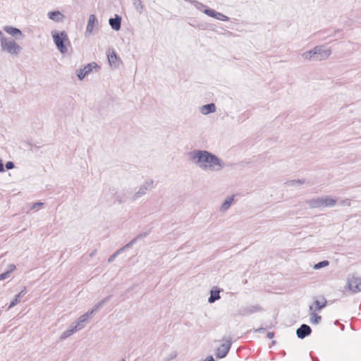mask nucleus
<instances>
[{
    "label": "nucleus",
    "mask_w": 361,
    "mask_h": 361,
    "mask_svg": "<svg viewBox=\"0 0 361 361\" xmlns=\"http://www.w3.org/2000/svg\"><path fill=\"white\" fill-rule=\"evenodd\" d=\"M6 169L10 170L14 168L15 165L13 161H7L5 165Z\"/></svg>",
    "instance_id": "obj_33"
},
{
    "label": "nucleus",
    "mask_w": 361,
    "mask_h": 361,
    "mask_svg": "<svg viewBox=\"0 0 361 361\" xmlns=\"http://www.w3.org/2000/svg\"><path fill=\"white\" fill-rule=\"evenodd\" d=\"M109 23L113 30L118 31L121 28V17L118 15H116L115 18H111L109 20Z\"/></svg>",
    "instance_id": "obj_18"
},
{
    "label": "nucleus",
    "mask_w": 361,
    "mask_h": 361,
    "mask_svg": "<svg viewBox=\"0 0 361 361\" xmlns=\"http://www.w3.org/2000/svg\"><path fill=\"white\" fill-rule=\"evenodd\" d=\"M264 330H265L264 328H259L256 330V332H262V331H264Z\"/></svg>",
    "instance_id": "obj_44"
},
{
    "label": "nucleus",
    "mask_w": 361,
    "mask_h": 361,
    "mask_svg": "<svg viewBox=\"0 0 361 361\" xmlns=\"http://www.w3.org/2000/svg\"><path fill=\"white\" fill-rule=\"evenodd\" d=\"M110 297L111 296H107L104 298L100 302H97L90 311H88L86 313L89 315V317H91L94 312H97L106 302L109 301Z\"/></svg>",
    "instance_id": "obj_21"
},
{
    "label": "nucleus",
    "mask_w": 361,
    "mask_h": 361,
    "mask_svg": "<svg viewBox=\"0 0 361 361\" xmlns=\"http://www.w3.org/2000/svg\"><path fill=\"white\" fill-rule=\"evenodd\" d=\"M114 195L115 197L114 202L118 204H123L128 200H131V196L133 195L130 188H123L120 192H117L116 188H109L107 191L106 195Z\"/></svg>",
    "instance_id": "obj_6"
},
{
    "label": "nucleus",
    "mask_w": 361,
    "mask_h": 361,
    "mask_svg": "<svg viewBox=\"0 0 361 361\" xmlns=\"http://www.w3.org/2000/svg\"><path fill=\"white\" fill-rule=\"evenodd\" d=\"M125 250V247H121L118 249L117 251H116L113 255H111L109 258L108 259V262L111 263L114 261L115 258L121 254L123 251Z\"/></svg>",
    "instance_id": "obj_30"
},
{
    "label": "nucleus",
    "mask_w": 361,
    "mask_h": 361,
    "mask_svg": "<svg viewBox=\"0 0 361 361\" xmlns=\"http://www.w3.org/2000/svg\"><path fill=\"white\" fill-rule=\"evenodd\" d=\"M274 336V332H269L267 334V337L269 338V339H271L273 338Z\"/></svg>",
    "instance_id": "obj_40"
},
{
    "label": "nucleus",
    "mask_w": 361,
    "mask_h": 361,
    "mask_svg": "<svg viewBox=\"0 0 361 361\" xmlns=\"http://www.w3.org/2000/svg\"><path fill=\"white\" fill-rule=\"evenodd\" d=\"M331 54L330 49L325 48L324 46H316L312 49L302 54V58L308 61H323L327 59Z\"/></svg>",
    "instance_id": "obj_2"
},
{
    "label": "nucleus",
    "mask_w": 361,
    "mask_h": 361,
    "mask_svg": "<svg viewBox=\"0 0 361 361\" xmlns=\"http://www.w3.org/2000/svg\"><path fill=\"white\" fill-rule=\"evenodd\" d=\"M153 188L154 180L152 179L146 180L142 185H140L137 191L132 195L131 201H136L140 197L145 195L149 191L152 190Z\"/></svg>",
    "instance_id": "obj_7"
},
{
    "label": "nucleus",
    "mask_w": 361,
    "mask_h": 361,
    "mask_svg": "<svg viewBox=\"0 0 361 361\" xmlns=\"http://www.w3.org/2000/svg\"><path fill=\"white\" fill-rule=\"evenodd\" d=\"M121 361H126V360L125 359H122Z\"/></svg>",
    "instance_id": "obj_48"
},
{
    "label": "nucleus",
    "mask_w": 361,
    "mask_h": 361,
    "mask_svg": "<svg viewBox=\"0 0 361 361\" xmlns=\"http://www.w3.org/2000/svg\"><path fill=\"white\" fill-rule=\"evenodd\" d=\"M348 288L353 293H357L361 291V278L354 275L348 276L347 279Z\"/></svg>",
    "instance_id": "obj_8"
},
{
    "label": "nucleus",
    "mask_w": 361,
    "mask_h": 361,
    "mask_svg": "<svg viewBox=\"0 0 361 361\" xmlns=\"http://www.w3.org/2000/svg\"><path fill=\"white\" fill-rule=\"evenodd\" d=\"M8 269L7 270V271H9V274H11L12 271H13L16 269V265L13 264H8Z\"/></svg>",
    "instance_id": "obj_35"
},
{
    "label": "nucleus",
    "mask_w": 361,
    "mask_h": 361,
    "mask_svg": "<svg viewBox=\"0 0 361 361\" xmlns=\"http://www.w3.org/2000/svg\"><path fill=\"white\" fill-rule=\"evenodd\" d=\"M203 12L208 16L212 17V18H216L219 20L228 21L229 20V18L228 16H226V15H224L221 13L217 12L211 8H206L203 11Z\"/></svg>",
    "instance_id": "obj_14"
},
{
    "label": "nucleus",
    "mask_w": 361,
    "mask_h": 361,
    "mask_svg": "<svg viewBox=\"0 0 361 361\" xmlns=\"http://www.w3.org/2000/svg\"><path fill=\"white\" fill-rule=\"evenodd\" d=\"M261 311H262V308L259 305H248L240 308L238 312V315L247 316Z\"/></svg>",
    "instance_id": "obj_10"
},
{
    "label": "nucleus",
    "mask_w": 361,
    "mask_h": 361,
    "mask_svg": "<svg viewBox=\"0 0 361 361\" xmlns=\"http://www.w3.org/2000/svg\"><path fill=\"white\" fill-rule=\"evenodd\" d=\"M4 164L2 162V160L0 159V172H4Z\"/></svg>",
    "instance_id": "obj_39"
},
{
    "label": "nucleus",
    "mask_w": 361,
    "mask_h": 361,
    "mask_svg": "<svg viewBox=\"0 0 361 361\" xmlns=\"http://www.w3.org/2000/svg\"><path fill=\"white\" fill-rule=\"evenodd\" d=\"M43 204H44V203H43V202H38L34 203V204H32L31 209H35V208H37V207H41V206H42Z\"/></svg>",
    "instance_id": "obj_36"
},
{
    "label": "nucleus",
    "mask_w": 361,
    "mask_h": 361,
    "mask_svg": "<svg viewBox=\"0 0 361 361\" xmlns=\"http://www.w3.org/2000/svg\"><path fill=\"white\" fill-rule=\"evenodd\" d=\"M97 250H96V249H95V250H92V251L90 253V257H94V256L97 254Z\"/></svg>",
    "instance_id": "obj_41"
},
{
    "label": "nucleus",
    "mask_w": 361,
    "mask_h": 361,
    "mask_svg": "<svg viewBox=\"0 0 361 361\" xmlns=\"http://www.w3.org/2000/svg\"><path fill=\"white\" fill-rule=\"evenodd\" d=\"M54 42L58 50L63 54L68 52L66 44H70L68 34L65 31H51Z\"/></svg>",
    "instance_id": "obj_3"
},
{
    "label": "nucleus",
    "mask_w": 361,
    "mask_h": 361,
    "mask_svg": "<svg viewBox=\"0 0 361 361\" xmlns=\"http://www.w3.org/2000/svg\"><path fill=\"white\" fill-rule=\"evenodd\" d=\"M204 361H215L212 356H209Z\"/></svg>",
    "instance_id": "obj_42"
},
{
    "label": "nucleus",
    "mask_w": 361,
    "mask_h": 361,
    "mask_svg": "<svg viewBox=\"0 0 361 361\" xmlns=\"http://www.w3.org/2000/svg\"><path fill=\"white\" fill-rule=\"evenodd\" d=\"M311 333L312 329L310 326L305 324H302L296 331V335L300 339L305 338L307 336L310 335Z\"/></svg>",
    "instance_id": "obj_15"
},
{
    "label": "nucleus",
    "mask_w": 361,
    "mask_h": 361,
    "mask_svg": "<svg viewBox=\"0 0 361 361\" xmlns=\"http://www.w3.org/2000/svg\"><path fill=\"white\" fill-rule=\"evenodd\" d=\"M306 203L310 208L332 207L336 204V200L329 196H324L307 200Z\"/></svg>",
    "instance_id": "obj_4"
},
{
    "label": "nucleus",
    "mask_w": 361,
    "mask_h": 361,
    "mask_svg": "<svg viewBox=\"0 0 361 361\" xmlns=\"http://www.w3.org/2000/svg\"><path fill=\"white\" fill-rule=\"evenodd\" d=\"M90 317H89V315L87 313L81 315L78 318V321L75 322V324L73 326L75 330H76V331H78L82 329L85 326L86 324L88 322V319Z\"/></svg>",
    "instance_id": "obj_16"
},
{
    "label": "nucleus",
    "mask_w": 361,
    "mask_h": 361,
    "mask_svg": "<svg viewBox=\"0 0 361 361\" xmlns=\"http://www.w3.org/2000/svg\"><path fill=\"white\" fill-rule=\"evenodd\" d=\"M47 15L49 19L55 22H62L64 18V16L59 11H50Z\"/></svg>",
    "instance_id": "obj_22"
},
{
    "label": "nucleus",
    "mask_w": 361,
    "mask_h": 361,
    "mask_svg": "<svg viewBox=\"0 0 361 361\" xmlns=\"http://www.w3.org/2000/svg\"><path fill=\"white\" fill-rule=\"evenodd\" d=\"M322 320L321 316L318 315L314 312L310 314V322L314 324H318Z\"/></svg>",
    "instance_id": "obj_28"
},
{
    "label": "nucleus",
    "mask_w": 361,
    "mask_h": 361,
    "mask_svg": "<svg viewBox=\"0 0 361 361\" xmlns=\"http://www.w3.org/2000/svg\"><path fill=\"white\" fill-rule=\"evenodd\" d=\"M329 264V262L328 260H323L315 264L313 267L314 269H319L321 268L327 267Z\"/></svg>",
    "instance_id": "obj_31"
},
{
    "label": "nucleus",
    "mask_w": 361,
    "mask_h": 361,
    "mask_svg": "<svg viewBox=\"0 0 361 361\" xmlns=\"http://www.w3.org/2000/svg\"><path fill=\"white\" fill-rule=\"evenodd\" d=\"M133 4L135 9V11L141 14L143 12L144 10V5L141 0H133Z\"/></svg>",
    "instance_id": "obj_25"
},
{
    "label": "nucleus",
    "mask_w": 361,
    "mask_h": 361,
    "mask_svg": "<svg viewBox=\"0 0 361 361\" xmlns=\"http://www.w3.org/2000/svg\"><path fill=\"white\" fill-rule=\"evenodd\" d=\"M27 291H26V288H24L23 290H22L18 294H17L16 296H15V298L13 299V300L11 302V304L9 305L8 307V310H10L11 309L12 307H13L15 305H16L18 302H20V298L22 297H23L25 294H26Z\"/></svg>",
    "instance_id": "obj_23"
},
{
    "label": "nucleus",
    "mask_w": 361,
    "mask_h": 361,
    "mask_svg": "<svg viewBox=\"0 0 361 361\" xmlns=\"http://www.w3.org/2000/svg\"><path fill=\"white\" fill-rule=\"evenodd\" d=\"M216 110V106L214 103L203 105L200 109V111L203 115H207L211 113H214Z\"/></svg>",
    "instance_id": "obj_19"
},
{
    "label": "nucleus",
    "mask_w": 361,
    "mask_h": 361,
    "mask_svg": "<svg viewBox=\"0 0 361 361\" xmlns=\"http://www.w3.org/2000/svg\"><path fill=\"white\" fill-rule=\"evenodd\" d=\"M75 332H77L76 330H75L74 327L71 326L68 329H67L66 331H63L61 334L60 336V340L63 341Z\"/></svg>",
    "instance_id": "obj_24"
},
{
    "label": "nucleus",
    "mask_w": 361,
    "mask_h": 361,
    "mask_svg": "<svg viewBox=\"0 0 361 361\" xmlns=\"http://www.w3.org/2000/svg\"><path fill=\"white\" fill-rule=\"evenodd\" d=\"M305 183L304 179L291 180L285 183L288 186H298L302 185Z\"/></svg>",
    "instance_id": "obj_27"
},
{
    "label": "nucleus",
    "mask_w": 361,
    "mask_h": 361,
    "mask_svg": "<svg viewBox=\"0 0 361 361\" xmlns=\"http://www.w3.org/2000/svg\"><path fill=\"white\" fill-rule=\"evenodd\" d=\"M323 300H324V301H323L322 302H320V301H319V300H316L314 301V304H315V305H316V308H315V310H314V312H315V311H319V310H320L321 309H322L323 307H324L326 306V300L324 298L323 299Z\"/></svg>",
    "instance_id": "obj_29"
},
{
    "label": "nucleus",
    "mask_w": 361,
    "mask_h": 361,
    "mask_svg": "<svg viewBox=\"0 0 361 361\" xmlns=\"http://www.w3.org/2000/svg\"><path fill=\"white\" fill-rule=\"evenodd\" d=\"M1 48L3 52L14 56H18L22 50L21 47L14 39L6 37L2 39Z\"/></svg>",
    "instance_id": "obj_5"
},
{
    "label": "nucleus",
    "mask_w": 361,
    "mask_h": 361,
    "mask_svg": "<svg viewBox=\"0 0 361 361\" xmlns=\"http://www.w3.org/2000/svg\"><path fill=\"white\" fill-rule=\"evenodd\" d=\"M9 276H10L9 271H6L2 273L1 274H0V281L4 280V279L8 278Z\"/></svg>",
    "instance_id": "obj_32"
},
{
    "label": "nucleus",
    "mask_w": 361,
    "mask_h": 361,
    "mask_svg": "<svg viewBox=\"0 0 361 361\" xmlns=\"http://www.w3.org/2000/svg\"><path fill=\"white\" fill-rule=\"evenodd\" d=\"M342 205H348V206H350V200H348V199H346L345 200H343L341 203Z\"/></svg>",
    "instance_id": "obj_38"
},
{
    "label": "nucleus",
    "mask_w": 361,
    "mask_h": 361,
    "mask_svg": "<svg viewBox=\"0 0 361 361\" xmlns=\"http://www.w3.org/2000/svg\"><path fill=\"white\" fill-rule=\"evenodd\" d=\"M3 29L6 33L14 37L16 39H21L23 37L22 31L18 28L10 25H6Z\"/></svg>",
    "instance_id": "obj_13"
},
{
    "label": "nucleus",
    "mask_w": 361,
    "mask_h": 361,
    "mask_svg": "<svg viewBox=\"0 0 361 361\" xmlns=\"http://www.w3.org/2000/svg\"><path fill=\"white\" fill-rule=\"evenodd\" d=\"M310 310L312 311L313 310V306L312 305H310Z\"/></svg>",
    "instance_id": "obj_46"
},
{
    "label": "nucleus",
    "mask_w": 361,
    "mask_h": 361,
    "mask_svg": "<svg viewBox=\"0 0 361 361\" xmlns=\"http://www.w3.org/2000/svg\"><path fill=\"white\" fill-rule=\"evenodd\" d=\"M177 353L176 352H173L171 353L169 356V360H173V359H175L176 357H177Z\"/></svg>",
    "instance_id": "obj_37"
},
{
    "label": "nucleus",
    "mask_w": 361,
    "mask_h": 361,
    "mask_svg": "<svg viewBox=\"0 0 361 361\" xmlns=\"http://www.w3.org/2000/svg\"><path fill=\"white\" fill-rule=\"evenodd\" d=\"M231 341L227 340L225 343L221 344L216 350V356L217 358L225 357L231 347Z\"/></svg>",
    "instance_id": "obj_12"
},
{
    "label": "nucleus",
    "mask_w": 361,
    "mask_h": 361,
    "mask_svg": "<svg viewBox=\"0 0 361 361\" xmlns=\"http://www.w3.org/2000/svg\"><path fill=\"white\" fill-rule=\"evenodd\" d=\"M234 195L226 197L223 204H221L219 211L223 213L226 212L229 209L232 203L234 202Z\"/></svg>",
    "instance_id": "obj_20"
},
{
    "label": "nucleus",
    "mask_w": 361,
    "mask_h": 361,
    "mask_svg": "<svg viewBox=\"0 0 361 361\" xmlns=\"http://www.w3.org/2000/svg\"><path fill=\"white\" fill-rule=\"evenodd\" d=\"M98 25L99 22L96 16L94 14L90 15L86 27V30L85 32V36L94 35L96 32V31H94V29H97Z\"/></svg>",
    "instance_id": "obj_9"
},
{
    "label": "nucleus",
    "mask_w": 361,
    "mask_h": 361,
    "mask_svg": "<svg viewBox=\"0 0 361 361\" xmlns=\"http://www.w3.org/2000/svg\"><path fill=\"white\" fill-rule=\"evenodd\" d=\"M312 360H313V361H319L318 358H317V357H314V358H312Z\"/></svg>",
    "instance_id": "obj_45"
},
{
    "label": "nucleus",
    "mask_w": 361,
    "mask_h": 361,
    "mask_svg": "<svg viewBox=\"0 0 361 361\" xmlns=\"http://www.w3.org/2000/svg\"><path fill=\"white\" fill-rule=\"evenodd\" d=\"M6 37L4 35L3 32L0 30V41L2 42V39L5 38Z\"/></svg>",
    "instance_id": "obj_43"
},
{
    "label": "nucleus",
    "mask_w": 361,
    "mask_h": 361,
    "mask_svg": "<svg viewBox=\"0 0 361 361\" xmlns=\"http://www.w3.org/2000/svg\"><path fill=\"white\" fill-rule=\"evenodd\" d=\"M108 61L111 67L118 68L120 64V59L117 56L115 51H112L107 54Z\"/></svg>",
    "instance_id": "obj_17"
},
{
    "label": "nucleus",
    "mask_w": 361,
    "mask_h": 361,
    "mask_svg": "<svg viewBox=\"0 0 361 361\" xmlns=\"http://www.w3.org/2000/svg\"><path fill=\"white\" fill-rule=\"evenodd\" d=\"M136 240L137 238H134L132 240H130L128 243H127L125 246H123V247H125V250L128 247H130V246H132L135 242H136Z\"/></svg>",
    "instance_id": "obj_34"
},
{
    "label": "nucleus",
    "mask_w": 361,
    "mask_h": 361,
    "mask_svg": "<svg viewBox=\"0 0 361 361\" xmlns=\"http://www.w3.org/2000/svg\"><path fill=\"white\" fill-rule=\"evenodd\" d=\"M220 291L219 290H212L210 293V297L208 299L209 303H213L216 300L220 298Z\"/></svg>",
    "instance_id": "obj_26"
},
{
    "label": "nucleus",
    "mask_w": 361,
    "mask_h": 361,
    "mask_svg": "<svg viewBox=\"0 0 361 361\" xmlns=\"http://www.w3.org/2000/svg\"><path fill=\"white\" fill-rule=\"evenodd\" d=\"M99 66L95 62H92L86 65L83 68L77 70V76L82 80L87 75L90 73L93 68H99Z\"/></svg>",
    "instance_id": "obj_11"
},
{
    "label": "nucleus",
    "mask_w": 361,
    "mask_h": 361,
    "mask_svg": "<svg viewBox=\"0 0 361 361\" xmlns=\"http://www.w3.org/2000/svg\"><path fill=\"white\" fill-rule=\"evenodd\" d=\"M146 235L147 234L145 233V234L143 235V236H146ZM140 236H142V235L140 234Z\"/></svg>",
    "instance_id": "obj_47"
},
{
    "label": "nucleus",
    "mask_w": 361,
    "mask_h": 361,
    "mask_svg": "<svg viewBox=\"0 0 361 361\" xmlns=\"http://www.w3.org/2000/svg\"><path fill=\"white\" fill-rule=\"evenodd\" d=\"M188 155L192 162L204 171H219L224 167V161L209 151L195 149Z\"/></svg>",
    "instance_id": "obj_1"
}]
</instances>
